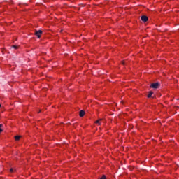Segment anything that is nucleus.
<instances>
[{
	"label": "nucleus",
	"mask_w": 179,
	"mask_h": 179,
	"mask_svg": "<svg viewBox=\"0 0 179 179\" xmlns=\"http://www.w3.org/2000/svg\"><path fill=\"white\" fill-rule=\"evenodd\" d=\"M159 85H160V83H155L151 84L150 87H152V89H158Z\"/></svg>",
	"instance_id": "obj_1"
},
{
	"label": "nucleus",
	"mask_w": 179,
	"mask_h": 179,
	"mask_svg": "<svg viewBox=\"0 0 179 179\" xmlns=\"http://www.w3.org/2000/svg\"><path fill=\"white\" fill-rule=\"evenodd\" d=\"M41 34H43V31L41 30L35 31V35H36V37H38V38H40L41 37Z\"/></svg>",
	"instance_id": "obj_2"
},
{
	"label": "nucleus",
	"mask_w": 179,
	"mask_h": 179,
	"mask_svg": "<svg viewBox=\"0 0 179 179\" xmlns=\"http://www.w3.org/2000/svg\"><path fill=\"white\" fill-rule=\"evenodd\" d=\"M141 19L142 22H143L144 23H146V22H148V20H149V18L146 15L141 16Z\"/></svg>",
	"instance_id": "obj_3"
},
{
	"label": "nucleus",
	"mask_w": 179,
	"mask_h": 179,
	"mask_svg": "<svg viewBox=\"0 0 179 179\" xmlns=\"http://www.w3.org/2000/svg\"><path fill=\"white\" fill-rule=\"evenodd\" d=\"M79 115L80 117H85V110H80Z\"/></svg>",
	"instance_id": "obj_4"
},
{
	"label": "nucleus",
	"mask_w": 179,
	"mask_h": 179,
	"mask_svg": "<svg viewBox=\"0 0 179 179\" xmlns=\"http://www.w3.org/2000/svg\"><path fill=\"white\" fill-rule=\"evenodd\" d=\"M101 121H103V119H99L95 122L96 124H98L99 125H101Z\"/></svg>",
	"instance_id": "obj_5"
},
{
	"label": "nucleus",
	"mask_w": 179,
	"mask_h": 179,
	"mask_svg": "<svg viewBox=\"0 0 179 179\" xmlns=\"http://www.w3.org/2000/svg\"><path fill=\"white\" fill-rule=\"evenodd\" d=\"M152 94H153V92L150 91L148 95V97L150 99V97H152Z\"/></svg>",
	"instance_id": "obj_6"
},
{
	"label": "nucleus",
	"mask_w": 179,
	"mask_h": 179,
	"mask_svg": "<svg viewBox=\"0 0 179 179\" xmlns=\"http://www.w3.org/2000/svg\"><path fill=\"white\" fill-rule=\"evenodd\" d=\"M21 136H15V141H19L20 139Z\"/></svg>",
	"instance_id": "obj_7"
},
{
	"label": "nucleus",
	"mask_w": 179,
	"mask_h": 179,
	"mask_svg": "<svg viewBox=\"0 0 179 179\" xmlns=\"http://www.w3.org/2000/svg\"><path fill=\"white\" fill-rule=\"evenodd\" d=\"M2 127H3V124H0V134H1V132H2V131H3L2 129H1Z\"/></svg>",
	"instance_id": "obj_8"
},
{
	"label": "nucleus",
	"mask_w": 179,
	"mask_h": 179,
	"mask_svg": "<svg viewBox=\"0 0 179 179\" xmlns=\"http://www.w3.org/2000/svg\"><path fill=\"white\" fill-rule=\"evenodd\" d=\"M13 48H15V50H17L18 46L14 45H13Z\"/></svg>",
	"instance_id": "obj_9"
},
{
	"label": "nucleus",
	"mask_w": 179,
	"mask_h": 179,
	"mask_svg": "<svg viewBox=\"0 0 179 179\" xmlns=\"http://www.w3.org/2000/svg\"><path fill=\"white\" fill-rule=\"evenodd\" d=\"M106 175H103L102 177L100 178V179H106Z\"/></svg>",
	"instance_id": "obj_10"
},
{
	"label": "nucleus",
	"mask_w": 179,
	"mask_h": 179,
	"mask_svg": "<svg viewBox=\"0 0 179 179\" xmlns=\"http://www.w3.org/2000/svg\"><path fill=\"white\" fill-rule=\"evenodd\" d=\"M10 173H14V172H15V170L11 168V169H10Z\"/></svg>",
	"instance_id": "obj_11"
},
{
	"label": "nucleus",
	"mask_w": 179,
	"mask_h": 179,
	"mask_svg": "<svg viewBox=\"0 0 179 179\" xmlns=\"http://www.w3.org/2000/svg\"><path fill=\"white\" fill-rule=\"evenodd\" d=\"M122 65H125V62H122Z\"/></svg>",
	"instance_id": "obj_12"
},
{
	"label": "nucleus",
	"mask_w": 179,
	"mask_h": 179,
	"mask_svg": "<svg viewBox=\"0 0 179 179\" xmlns=\"http://www.w3.org/2000/svg\"><path fill=\"white\" fill-rule=\"evenodd\" d=\"M0 107H1V104H0Z\"/></svg>",
	"instance_id": "obj_13"
}]
</instances>
